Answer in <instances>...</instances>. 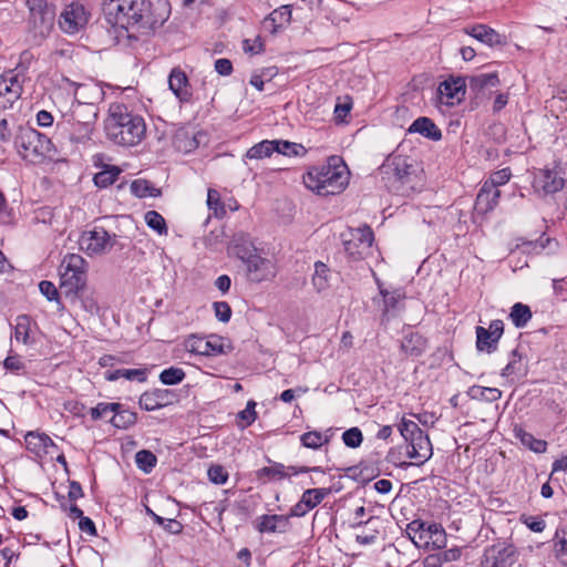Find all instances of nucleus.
<instances>
[{
    "label": "nucleus",
    "instance_id": "1",
    "mask_svg": "<svg viewBox=\"0 0 567 567\" xmlns=\"http://www.w3.org/2000/svg\"><path fill=\"white\" fill-rule=\"evenodd\" d=\"M166 7L161 1L154 8L150 0H103L106 21L125 30L135 25L145 30L159 28L167 19Z\"/></svg>",
    "mask_w": 567,
    "mask_h": 567
},
{
    "label": "nucleus",
    "instance_id": "2",
    "mask_svg": "<svg viewBox=\"0 0 567 567\" xmlns=\"http://www.w3.org/2000/svg\"><path fill=\"white\" fill-rule=\"evenodd\" d=\"M349 174L342 157L333 155L326 163L309 168L302 181L308 189L328 196L339 194L347 187Z\"/></svg>",
    "mask_w": 567,
    "mask_h": 567
},
{
    "label": "nucleus",
    "instance_id": "3",
    "mask_svg": "<svg viewBox=\"0 0 567 567\" xmlns=\"http://www.w3.org/2000/svg\"><path fill=\"white\" fill-rule=\"evenodd\" d=\"M385 166L393 172L390 187L395 194L409 197L423 188V167L414 157L396 150L388 156Z\"/></svg>",
    "mask_w": 567,
    "mask_h": 567
},
{
    "label": "nucleus",
    "instance_id": "4",
    "mask_svg": "<svg viewBox=\"0 0 567 567\" xmlns=\"http://www.w3.org/2000/svg\"><path fill=\"white\" fill-rule=\"evenodd\" d=\"M109 114V136L118 142H141L146 132L143 117L127 112L124 105L113 104Z\"/></svg>",
    "mask_w": 567,
    "mask_h": 567
},
{
    "label": "nucleus",
    "instance_id": "5",
    "mask_svg": "<svg viewBox=\"0 0 567 567\" xmlns=\"http://www.w3.org/2000/svg\"><path fill=\"white\" fill-rule=\"evenodd\" d=\"M29 10L28 28L35 42L47 39L54 27L55 4L48 0H25Z\"/></svg>",
    "mask_w": 567,
    "mask_h": 567
},
{
    "label": "nucleus",
    "instance_id": "6",
    "mask_svg": "<svg viewBox=\"0 0 567 567\" xmlns=\"http://www.w3.org/2000/svg\"><path fill=\"white\" fill-rule=\"evenodd\" d=\"M87 261L79 254H68L60 265V288L65 296L79 293L86 288Z\"/></svg>",
    "mask_w": 567,
    "mask_h": 567
},
{
    "label": "nucleus",
    "instance_id": "7",
    "mask_svg": "<svg viewBox=\"0 0 567 567\" xmlns=\"http://www.w3.org/2000/svg\"><path fill=\"white\" fill-rule=\"evenodd\" d=\"M405 533L419 548L434 550L446 546V533L439 524L425 525L415 519L408 524Z\"/></svg>",
    "mask_w": 567,
    "mask_h": 567
},
{
    "label": "nucleus",
    "instance_id": "8",
    "mask_svg": "<svg viewBox=\"0 0 567 567\" xmlns=\"http://www.w3.org/2000/svg\"><path fill=\"white\" fill-rule=\"evenodd\" d=\"M344 251L352 261L365 259L372 255L374 235L368 225L350 228L341 235Z\"/></svg>",
    "mask_w": 567,
    "mask_h": 567
},
{
    "label": "nucleus",
    "instance_id": "9",
    "mask_svg": "<svg viewBox=\"0 0 567 567\" xmlns=\"http://www.w3.org/2000/svg\"><path fill=\"white\" fill-rule=\"evenodd\" d=\"M79 247L89 256L107 254L116 243V235L109 234L103 227L94 226L81 233Z\"/></svg>",
    "mask_w": 567,
    "mask_h": 567
},
{
    "label": "nucleus",
    "instance_id": "10",
    "mask_svg": "<svg viewBox=\"0 0 567 567\" xmlns=\"http://www.w3.org/2000/svg\"><path fill=\"white\" fill-rule=\"evenodd\" d=\"M482 567H522L519 551L511 543L498 542L485 548Z\"/></svg>",
    "mask_w": 567,
    "mask_h": 567
},
{
    "label": "nucleus",
    "instance_id": "11",
    "mask_svg": "<svg viewBox=\"0 0 567 567\" xmlns=\"http://www.w3.org/2000/svg\"><path fill=\"white\" fill-rule=\"evenodd\" d=\"M89 16L83 4L72 2L60 14L59 27L68 34H75L87 24Z\"/></svg>",
    "mask_w": 567,
    "mask_h": 567
},
{
    "label": "nucleus",
    "instance_id": "12",
    "mask_svg": "<svg viewBox=\"0 0 567 567\" xmlns=\"http://www.w3.org/2000/svg\"><path fill=\"white\" fill-rule=\"evenodd\" d=\"M475 333L477 351L493 353L497 350L499 339L504 333V323L498 319L493 320L488 328L477 326Z\"/></svg>",
    "mask_w": 567,
    "mask_h": 567
},
{
    "label": "nucleus",
    "instance_id": "13",
    "mask_svg": "<svg viewBox=\"0 0 567 567\" xmlns=\"http://www.w3.org/2000/svg\"><path fill=\"white\" fill-rule=\"evenodd\" d=\"M245 266L247 279L255 284L271 281L277 275L276 264L259 254L252 256Z\"/></svg>",
    "mask_w": 567,
    "mask_h": 567
},
{
    "label": "nucleus",
    "instance_id": "14",
    "mask_svg": "<svg viewBox=\"0 0 567 567\" xmlns=\"http://www.w3.org/2000/svg\"><path fill=\"white\" fill-rule=\"evenodd\" d=\"M18 154L31 164H42L47 161H59L54 144H16Z\"/></svg>",
    "mask_w": 567,
    "mask_h": 567
},
{
    "label": "nucleus",
    "instance_id": "15",
    "mask_svg": "<svg viewBox=\"0 0 567 567\" xmlns=\"http://www.w3.org/2000/svg\"><path fill=\"white\" fill-rule=\"evenodd\" d=\"M565 179L561 173L556 169H538L535 173L533 187L537 193L551 195L564 188Z\"/></svg>",
    "mask_w": 567,
    "mask_h": 567
},
{
    "label": "nucleus",
    "instance_id": "16",
    "mask_svg": "<svg viewBox=\"0 0 567 567\" xmlns=\"http://www.w3.org/2000/svg\"><path fill=\"white\" fill-rule=\"evenodd\" d=\"M499 78L497 72L481 73L468 78V90L473 94L476 104L487 99L492 89L498 86Z\"/></svg>",
    "mask_w": 567,
    "mask_h": 567
},
{
    "label": "nucleus",
    "instance_id": "17",
    "mask_svg": "<svg viewBox=\"0 0 567 567\" xmlns=\"http://www.w3.org/2000/svg\"><path fill=\"white\" fill-rule=\"evenodd\" d=\"M184 346L188 352L199 355H217L225 352L221 338L216 336H210L207 339L190 336L186 339Z\"/></svg>",
    "mask_w": 567,
    "mask_h": 567
},
{
    "label": "nucleus",
    "instance_id": "18",
    "mask_svg": "<svg viewBox=\"0 0 567 567\" xmlns=\"http://www.w3.org/2000/svg\"><path fill=\"white\" fill-rule=\"evenodd\" d=\"M467 89V84L465 79L458 78H450L443 81L439 85V94L442 100L447 105H454L456 103L462 102L465 96Z\"/></svg>",
    "mask_w": 567,
    "mask_h": 567
},
{
    "label": "nucleus",
    "instance_id": "19",
    "mask_svg": "<svg viewBox=\"0 0 567 567\" xmlns=\"http://www.w3.org/2000/svg\"><path fill=\"white\" fill-rule=\"evenodd\" d=\"M176 400L173 391L167 389H154L144 392L140 398V406L145 411H155L172 404Z\"/></svg>",
    "mask_w": 567,
    "mask_h": 567
},
{
    "label": "nucleus",
    "instance_id": "20",
    "mask_svg": "<svg viewBox=\"0 0 567 567\" xmlns=\"http://www.w3.org/2000/svg\"><path fill=\"white\" fill-rule=\"evenodd\" d=\"M406 454L415 460V465L424 464L433 454L431 441L424 432L417 434L409 442Z\"/></svg>",
    "mask_w": 567,
    "mask_h": 567
},
{
    "label": "nucleus",
    "instance_id": "21",
    "mask_svg": "<svg viewBox=\"0 0 567 567\" xmlns=\"http://www.w3.org/2000/svg\"><path fill=\"white\" fill-rule=\"evenodd\" d=\"M465 32L491 48L504 47L507 44L505 35L499 34L497 31L486 24H475L471 28H466Z\"/></svg>",
    "mask_w": 567,
    "mask_h": 567
},
{
    "label": "nucleus",
    "instance_id": "22",
    "mask_svg": "<svg viewBox=\"0 0 567 567\" xmlns=\"http://www.w3.org/2000/svg\"><path fill=\"white\" fill-rule=\"evenodd\" d=\"M528 359L523 346L518 344L509 354L505 368L502 370V377L514 378L524 375L527 371Z\"/></svg>",
    "mask_w": 567,
    "mask_h": 567
},
{
    "label": "nucleus",
    "instance_id": "23",
    "mask_svg": "<svg viewBox=\"0 0 567 567\" xmlns=\"http://www.w3.org/2000/svg\"><path fill=\"white\" fill-rule=\"evenodd\" d=\"M169 90L181 102H188L192 99L189 81L181 68H174L168 76Z\"/></svg>",
    "mask_w": 567,
    "mask_h": 567
},
{
    "label": "nucleus",
    "instance_id": "24",
    "mask_svg": "<svg viewBox=\"0 0 567 567\" xmlns=\"http://www.w3.org/2000/svg\"><path fill=\"white\" fill-rule=\"evenodd\" d=\"M291 14L292 10L290 4L281 6L262 20V27L271 34H276L280 29L290 23Z\"/></svg>",
    "mask_w": 567,
    "mask_h": 567
},
{
    "label": "nucleus",
    "instance_id": "25",
    "mask_svg": "<svg viewBox=\"0 0 567 567\" xmlns=\"http://www.w3.org/2000/svg\"><path fill=\"white\" fill-rule=\"evenodd\" d=\"M289 528V516L285 515H262L257 520L259 533H286Z\"/></svg>",
    "mask_w": 567,
    "mask_h": 567
},
{
    "label": "nucleus",
    "instance_id": "26",
    "mask_svg": "<svg viewBox=\"0 0 567 567\" xmlns=\"http://www.w3.org/2000/svg\"><path fill=\"white\" fill-rule=\"evenodd\" d=\"M409 134L419 133L424 138L431 141H439L442 138V132L439 126L426 116L417 117L413 123L409 126Z\"/></svg>",
    "mask_w": 567,
    "mask_h": 567
},
{
    "label": "nucleus",
    "instance_id": "27",
    "mask_svg": "<svg viewBox=\"0 0 567 567\" xmlns=\"http://www.w3.org/2000/svg\"><path fill=\"white\" fill-rule=\"evenodd\" d=\"M501 190L483 184L475 200V209L481 214L493 210L499 200Z\"/></svg>",
    "mask_w": 567,
    "mask_h": 567
},
{
    "label": "nucleus",
    "instance_id": "28",
    "mask_svg": "<svg viewBox=\"0 0 567 567\" xmlns=\"http://www.w3.org/2000/svg\"><path fill=\"white\" fill-rule=\"evenodd\" d=\"M426 349V339L417 332H411L404 336L401 342V350L406 355L420 357Z\"/></svg>",
    "mask_w": 567,
    "mask_h": 567
},
{
    "label": "nucleus",
    "instance_id": "29",
    "mask_svg": "<svg viewBox=\"0 0 567 567\" xmlns=\"http://www.w3.org/2000/svg\"><path fill=\"white\" fill-rule=\"evenodd\" d=\"M233 252L244 264H246L252 256L257 254V249L251 245L248 238L244 235H237L233 239Z\"/></svg>",
    "mask_w": 567,
    "mask_h": 567
},
{
    "label": "nucleus",
    "instance_id": "30",
    "mask_svg": "<svg viewBox=\"0 0 567 567\" xmlns=\"http://www.w3.org/2000/svg\"><path fill=\"white\" fill-rule=\"evenodd\" d=\"M104 378L107 381H116L120 378H124L130 381L136 380L138 382H145L147 377L145 369H117L114 371H106L104 373Z\"/></svg>",
    "mask_w": 567,
    "mask_h": 567
},
{
    "label": "nucleus",
    "instance_id": "31",
    "mask_svg": "<svg viewBox=\"0 0 567 567\" xmlns=\"http://www.w3.org/2000/svg\"><path fill=\"white\" fill-rule=\"evenodd\" d=\"M553 542L556 560L567 567V526L556 532Z\"/></svg>",
    "mask_w": 567,
    "mask_h": 567
},
{
    "label": "nucleus",
    "instance_id": "32",
    "mask_svg": "<svg viewBox=\"0 0 567 567\" xmlns=\"http://www.w3.org/2000/svg\"><path fill=\"white\" fill-rule=\"evenodd\" d=\"M68 298H71L72 302L79 301L81 303V307L89 312L90 315H94L99 312V303L97 299L95 298V295L93 291H87L86 288L81 290L79 293H70V296H66Z\"/></svg>",
    "mask_w": 567,
    "mask_h": 567
},
{
    "label": "nucleus",
    "instance_id": "33",
    "mask_svg": "<svg viewBox=\"0 0 567 567\" xmlns=\"http://www.w3.org/2000/svg\"><path fill=\"white\" fill-rule=\"evenodd\" d=\"M380 295L383 300V319L389 320L392 316L395 315L398 305L402 300L403 296L399 291H388L380 287Z\"/></svg>",
    "mask_w": 567,
    "mask_h": 567
},
{
    "label": "nucleus",
    "instance_id": "34",
    "mask_svg": "<svg viewBox=\"0 0 567 567\" xmlns=\"http://www.w3.org/2000/svg\"><path fill=\"white\" fill-rule=\"evenodd\" d=\"M515 436L519 439L523 445L535 453H545L547 450L546 441L536 439L533 434L526 432L522 427L515 429Z\"/></svg>",
    "mask_w": 567,
    "mask_h": 567
},
{
    "label": "nucleus",
    "instance_id": "35",
    "mask_svg": "<svg viewBox=\"0 0 567 567\" xmlns=\"http://www.w3.org/2000/svg\"><path fill=\"white\" fill-rule=\"evenodd\" d=\"M103 167L104 169L95 174L93 178L94 184L100 188L112 185L122 172V168L115 165H103Z\"/></svg>",
    "mask_w": 567,
    "mask_h": 567
},
{
    "label": "nucleus",
    "instance_id": "36",
    "mask_svg": "<svg viewBox=\"0 0 567 567\" xmlns=\"http://www.w3.org/2000/svg\"><path fill=\"white\" fill-rule=\"evenodd\" d=\"M51 142V138L39 133L29 124L19 125L16 131L14 142Z\"/></svg>",
    "mask_w": 567,
    "mask_h": 567
},
{
    "label": "nucleus",
    "instance_id": "37",
    "mask_svg": "<svg viewBox=\"0 0 567 567\" xmlns=\"http://www.w3.org/2000/svg\"><path fill=\"white\" fill-rule=\"evenodd\" d=\"M467 394L473 400H484L487 402H495L501 399L502 391L496 388H485L481 385H473L468 389Z\"/></svg>",
    "mask_w": 567,
    "mask_h": 567
},
{
    "label": "nucleus",
    "instance_id": "38",
    "mask_svg": "<svg viewBox=\"0 0 567 567\" xmlns=\"http://www.w3.org/2000/svg\"><path fill=\"white\" fill-rule=\"evenodd\" d=\"M330 269L322 261L315 264V272L312 276V285L318 292H321L329 287Z\"/></svg>",
    "mask_w": 567,
    "mask_h": 567
},
{
    "label": "nucleus",
    "instance_id": "39",
    "mask_svg": "<svg viewBox=\"0 0 567 567\" xmlns=\"http://www.w3.org/2000/svg\"><path fill=\"white\" fill-rule=\"evenodd\" d=\"M509 318L516 328H523L532 319L530 308L517 302L512 307Z\"/></svg>",
    "mask_w": 567,
    "mask_h": 567
},
{
    "label": "nucleus",
    "instance_id": "40",
    "mask_svg": "<svg viewBox=\"0 0 567 567\" xmlns=\"http://www.w3.org/2000/svg\"><path fill=\"white\" fill-rule=\"evenodd\" d=\"M136 421V413L130 410H124L122 409V406L117 411H114L112 417L110 419L112 425H114L117 429H127L131 425L135 424Z\"/></svg>",
    "mask_w": 567,
    "mask_h": 567
},
{
    "label": "nucleus",
    "instance_id": "41",
    "mask_svg": "<svg viewBox=\"0 0 567 567\" xmlns=\"http://www.w3.org/2000/svg\"><path fill=\"white\" fill-rule=\"evenodd\" d=\"M131 192L138 198L157 197L161 195V190L154 187L146 179H136L131 184Z\"/></svg>",
    "mask_w": 567,
    "mask_h": 567
},
{
    "label": "nucleus",
    "instance_id": "42",
    "mask_svg": "<svg viewBox=\"0 0 567 567\" xmlns=\"http://www.w3.org/2000/svg\"><path fill=\"white\" fill-rule=\"evenodd\" d=\"M289 476L286 467L281 463H275L271 466H266L257 471V477L259 480L267 478L269 481L284 480Z\"/></svg>",
    "mask_w": 567,
    "mask_h": 567
},
{
    "label": "nucleus",
    "instance_id": "43",
    "mask_svg": "<svg viewBox=\"0 0 567 567\" xmlns=\"http://www.w3.org/2000/svg\"><path fill=\"white\" fill-rule=\"evenodd\" d=\"M330 493L331 488H308L302 493L301 497L303 498V503L307 504L311 511L317 507Z\"/></svg>",
    "mask_w": 567,
    "mask_h": 567
},
{
    "label": "nucleus",
    "instance_id": "44",
    "mask_svg": "<svg viewBox=\"0 0 567 567\" xmlns=\"http://www.w3.org/2000/svg\"><path fill=\"white\" fill-rule=\"evenodd\" d=\"M93 130L92 122H75L72 126L71 142H85L91 140Z\"/></svg>",
    "mask_w": 567,
    "mask_h": 567
},
{
    "label": "nucleus",
    "instance_id": "45",
    "mask_svg": "<svg viewBox=\"0 0 567 567\" xmlns=\"http://www.w3.org/2000/svg\"><path fill=\"white\" fill-rule=\"evenodd\" d=\"M329 437L323 436L321 432L319 431H309L303 433L300 436V442L302 446L307 449L318 450L321 447L324 443H328Z\"/></svg>",
    "mask_w": 567,
    "mask_h": 567
},
{
    "label": "nucleus",
    "instance_id": "46",
    "mask_svg": "<svg viewBox=\"0 0 567 567\" xmlns=\"http://www.w3.org/2000/svg\"><path fill=\"white\" fill-rule=\"evenodd\" d=\"M135 462L141 471L144 473H151L152 470L156 466L157 458L151 451L141 450L135 455Z\"/></svg>",
    "mask_w": 567,
    "mask_h": 567
},
{
    "label": "nucleus",
    "instance_id": "47",
    "mask_svg": "<svg viewBox=\"0 0 567 567\" xmlns=\"http://www.w3.org/2000/svg\"><path fill=\"white\" fill-rule=\"evenodd\" d=\"M146 225L159 235L167 234V226L164 217L156 210H148L144 216Z\"/></svg>",
    "mask_w": 567,
    "mask_h": 567
},
{
    "label": "nucleus",
    "instance_id": "48",
    "mask_svg": "<svg viewBox=\"0 0 567 567\" xmlns=\"http://www.w3.org/2000/svg\"><path fill=\"white\" fill-rule=\"evenodd\" d=\"M185 375L183 369L171 367L161 372L159 380L163 384L173 385L181 383L185 379Z\"/></svg>",
    "mask_w": 567,
    "mask_h": 567
},
{
    "label": "nucleus",
    "instance_id": "49",
    "mask_svg": "<svg viewBox=\"0 0 567 567\" xmlns=\"http://www.w3.org/2000/svg\"><path fill=\"white\" fill-rule=\"evenodd\" d=\"M40 292L49 300L56 301L58 310H63L64 307L60 300V295L56 287L48 280H43L39 284Z\"/></svg>",
    "mask_w": 567,
    "mask_h": 567
},
{
    "label": "nucleus",
    "instance_id": "50",
    "mask_svg": "<svg viewBox=\"0 0 567 567\" xmlns=\"http://www.w3.org/2000/svg\"><path fill=\"white\" fill-rule=\"evenodd\" d=\"M275 152L288 157L303 156L307 153L303 144H270Z\"/></svg>",
    "mask_w": 567,
    "mask_h": 567
},
{
    "label": "nucleus",
    "instance_id": "51",
    "mask_svg": "<svg viewBox=\"0 0 567 567\" xmlns=\"http://www.w3.org/2000/svg\"><path fill=\"white\" fill-rule=\"evenodd\" d=\"M120 408V403L101 402L90 410V414L93 420H99L107 416L109 414L113 415V412L117 411Z\"/></svg>",
    "mask_w": 567,
    "mask_h": 567
},
{
    "label": "nucleus",
    "instance_id": "52",
    "mask_svg": "<svg viewBox=\"0 0 567 567\" xmlns=\"http://www.w3.org/2000/svg\"><path fill=\"white\" fill-rule=\"evenodd\" d=\"M25 441L28 445H33L34 449H42L44 452H48L50 446H54V442L47 434L29 433L25 436Z\"/></svg>",
    "mask_w": 567,
    "mask_h": 567
},
{
    "label": "nucleus",
    "instance_id": "53",
    "mask_svg": "<svg viewBox=\"0 0 567 567\" xmlns=\"http://www.w3.org/2000/svg\"><path fill=\"white\" fill-rule=\"evenodd\" d=\"M30 331V322L28 317L21 316L17 319L14 327V338L18 342L28 343Z\"/></svg>",
    "mask_w": 567,
    "mask_h": 567
},
{
    "label": "nucleus",
    "instance_id": "54",
    "mask_svg": "<svg viewBox=\"0 0 567 567\" xmlns=\"http://www.w3.org/2000/svg\"><path fill=\"white\" fill-rule=\"evenodd\" d=\"M399 431L408 443L417 434L423 432L415 422L405 419H402L401 423L399 424Z\"/></svg>",
    "mask_w": 567,
    "mask_h": 567
},
{
    "label": "nucleus",
    "instance_id": "55",
    "mask_svg": "<svg viewBox=\"0 0 567 567\" xmlns=\"http://www.w3.org/2000/svg\"><path fill=\"white\" fill-rule=\"evenodd\" d=\"M343 443L351 449L359 447L363 441L362 432L359 427H351L342 434Z\"/></svg>",
    "mask_w": 567,
    "mask_h": 567
},
{
    "label": "nucleus",
    "instance_id": "56",
    "mask_svg": "<svg viewBox=\"0 0 567 567\" xmlns=\"http://www.w3.org/2000/svg\"><path fill=\"white\" fill-rule=\"evenodd\" d=\"M512 176L509 168L499 169L491 175V177L484 183L494 189H498L499 186L506 184Z\"/></svg>",
    "mask_w": 567,
    "mask_h": 567
},
{
    "label": "nucleus",
    "instance_id": "57",
    "mask_svg": "<svg viewBox=\"0 0 567 567\" xmlns=\"http://www.w3.org/2000/svg\"><path fill=\"white\" fill-rule=\"evenodd\" d=\"M208 478L212 483L217 485H223L228 480V472L224 466L219 464H214L208 468Z\"/></svg>",
    "mask_w": 567,
    "mask_h": 567
},
{
    "label": "nucleus",
    "instance_id": "58",
    "mask_svg": "<svg viewBox=\"0 0 567 567\" xmlns=\"http://www.w3.org/2000/svg\"><path fill=\"white\" fill-rule=\"evenodd\" d=\"M275 152V146L269 144H254L248 151L246 156L248 158H264L269 157Z\"/></svg>",
    "mask_w": 567,
    "mask_h": 567
},
{
    "label": "nucleus",
    "instance_id": "59",
    "mask_svg": "<svg viewBox=\"0 0 567 567\" xmlns=\"http://www.w3.org/2000/svg\"><path fill=\"white\" fill-rule=\"evenodd\" d=\"M2 78H6L8 82L9 92H11V97L18 99L22 92V85L20 84L18 74H14L12 71L8 73H3Z\"/></svg>",
    "mask_w": 567,
    "mask_h": 567
},
{
    "label": "nucleus",
    "instance_id": "60",
    "mask_svg": "<svg viewBox=\"0 0 567 567\" xmlns=\"http://www.w3.org/2000/svg\"><path fill=\"white\" fill-rule=\"evenodd\" d=\"M216 318L220 322H228L231 317V308L226 301H215L213 303Z\"/></svg>",
    "mask_w": 567,
    "mask_h": 567
},
{
    "label": "nucleus",
    "instance_id": "61",
    "mask_svg": "<svg viewBox=\"0 0 567 567\" xmlns=\"http://www.w3.org/2000/svg\"><path fill=\"white\" fill-rule=\"evenodd\" d=\"M256 402L250 400L247 402L246 409L238 413V417L245 422L244 426L252 424L257 417Z\"/></svg>",
    "mask_w": 567,
    "mask_h": 567
},
{
    "label": "nucleus",
    "instance_id": "62",
    "mask_svg": "<svg viewBox=\"0 0 567 567\" xmlns=\"http://www.w3.org/2000/svg\"><path fill=\"white\" fill-rule=\"evenodd\" d=\"M243 48L246 53L258 54L265 50L264 41L260 37H257L251 44L248 39L244 40Z\"/></svg>",
    "mask_w": 567,
    "mask_h": 567
},
{
    "label": "nucleus",
    "instance_id": "63",
    "mask_svg": "<svg viewBox=\"0 0 567 567\" xmlns=\"http://www.w3.org/2000/svg\"><path fill=\"white\" fill-rule=\"evenodd\" d=\"M348 101L338 103L334 107V118L339 122H343L344 117L350 113L352 109V101L347 97Z\"/></svg>",
    "mask_w": 567,
    "mask_h": 567
},
{
    "label": "nucleus",
    "instance_id": "64",
    "mask_svg": "<svg viewBox=\"0 0 567 567\" xmlns=\"http://www.w3.org/2000/svg\"><path fill=\"white\" fill-rule=\"evenodd\" d=\"M215 70L220 75H230L233 72V63L228 59H218L215 61Z\"/></svg>",
    "mask_w": 567,
    "mask_h": 567
}]
</instances>
